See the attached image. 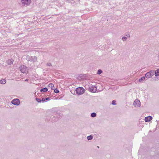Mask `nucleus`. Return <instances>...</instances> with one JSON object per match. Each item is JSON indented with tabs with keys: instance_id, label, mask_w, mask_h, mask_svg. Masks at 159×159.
<instances>
[{
	"instance_id": "f03ea898",
	"label": "nucleus",
	"mask_w": 159,
	"mask_h": 159,
	"mask_svg": "<svg viewBox=\"0 0 159 159\" xmlns=\"http://www.w3.org/2000/svg\"><path fill=\"white\" fill-rule=\"evenodd\" d=\"M154 75V70H151L145 74V77L147 79H149L151 78Z\"/></svg>"
},
{
	"instance_id": "39448f33",
	"label": "nucleus",
	"mask_w": 159,
	"mask_h": 159,
	"mask_svg": "<svg viewBox=\"0 0 159 159\" xmlns=\"http://www.w3.org/2000/svg\"><path fill=\"white\" fill-rule=\"evenodd\" d=\"M20 100L18 99L17 98L12 100L11 102L12 104L17 106L19 105L20 104Z\"/></svg>"
},
{
	"instance_id": "c756f323",
	"label": "nucleus",
	"mask_w": 159,
	"mask_h": 159,
	"mask_svg": "<svg viewBox=\"0 0 159 159\" xmlns=\"http://www.w3.org/2000/svg\"><path fill=\"white\" fill-rule=\"evenodd\" d=\"M158 58L159 59V54H158Z\"/></svg>"
},
{
	"instance_id": "7c9ffc66",
	"label": "nucleus",
	"mask_w": 159,
	"mask_h": 159,
	"mask_svg": "<svg viewBox=\"0 0 159 159\" xmlns=\"http://www.w3.org/2000/svg\"><path fill=\"white\" fill-rule=\"evenodd\" d=\"M97 147L99 148V146H97Z\"/></svg>"
},
{
	"instance_id": "aec40b11",
	"label": "nucleus",
	"mask_w": 159,
	"mask_h": 159,
	"mask_svg": "<svg viewBox=\"0 0 159 159\" xmlns=\"http://www.w3.org/2000/svg\"><path fill=\"white\" fill-rule=\"evenodd\" d=\"M102 72V70L101 69H99L97 72V74L98 75L101 74Z\"/></svg>"
},
{
	"instance_id": "c85d7f7f",
	"label": "nucleus",
	"mask_w": 159,
	"mask_h": 159,
	"mask_svg": "<svg viewBox=\"0 0 159 159\" xmlns=\"http://www.w3.org/2000/svg\"><path fill=\"white\" fill-rule=\"evenodd\" d=\"M28 79H26V80H25V81H28Z\"/></svg>"
},
{
	"instance_id": "4468645a",
	"label": "nucleus",
	"mask_w": 159,
	"mask_h": 159,
	"mask_svg": "<svg viewBox=\"0 0 159 159\" xmlns=\"http://www.w3.org/2000/svg\"><path fill=\"white\" fill-rule=\"evenodd\" d=\"M6 82V80L5 79H3L0 80V84H4Z\"/></svg>"
},
{
	"instance_id": "423d86ee",
	"label": "nucleus",
	"mask_w": 159,
	"mask_h": 159,
	"mask_svg": "<svg viewBox=\"0 0 159 159\" xmlns=\"http://www.w3.org/2000/svg\"><path fill=\"white\" fill-rule=\"evenodd\" d=\"M89 91L91 92L95 93L96 92L97 89L95 86H92L89 88Z\"/></svg>"
},
{
	"instance_id": "1a4fd4ad",
	"label": "nucleus",
	"mask_w": 159,
	"mask_h": 159,
	"mask_svg": "<svg viewBox=\"0 0 159 159\" xmlns=\"http://www.w3.org/2000/svg\"><path fill=\"white\" fill-rule=\"evenodd\" d=\"M152 119V117L151 116L146 117L145 118V122H148L150 121Z\"/></svg>"
},
{
	"instance_id": "cd10ccee",
	"label": "nucleus",
	"mask_w": 159,
	"mask_h": 159,
	"mask_svg": "<svg viewBox=\"0 0 159 159\" xmlns=\"http://www.w3.org/2000/svg\"><path fill=\"white\" fill-rule=\"evenodd\" d=\"M126 36H127L128 37H130V35L129 34H128L126 35Z\"/></svg>"
},
{
	"instance_id": "6e6552de",
	"label": "nucleus",
	"mask_w": 159,
	"mask_h": 159,
	"mask_svg": "<svg viewBox=\"0 0 159 159\" xmlns=\"http://www.w3.org/2000/svg\"><path fill=\"white\" fill-rule=\"evenodd\" d=\"M133 105L134 106H137L140 107V102L139 100H135L133 103Z\"/></svg>"
},
{
	"instance_id": "2eb2a0df",
	"label": "nucleus",
	"mask_w": 159,
	"mask_h": 159,
	"mask_svg": "<svg viewBox=\"0 0 159 159\" xmlns=\"http://www.w3.org/2000/svg\"><path fill=\"white\" fill-rule=\"evenodd\" d=\"M93 138L92 135H91L89 136H88L87 137V139L88 140H92Z\"/></svg>"
},
{
	"instance_id": "dca6fc26",
	"label": "nucleus",
	"mask_w": 159,
	"mask_h": 159,
	"mask_svg": "<svg viewBox=\"0 0 159 159\" xmlns=\"http://www.w3.org/2000/svg\"><path fill=\"white\" fill-rule=\"evenodd\" d=\"M49 87L51 88L52 90H54V89H53V88L54 87V85L53 84L50 83L48 85Z\"/></svg>"
},
{
	"instance_id": "4be33fe9",
	"label": "nucleus",
	"mask_w": 159,
	"mask_h": 159,
	"mask_svg": "<svg viewBox=\"0 0 159 159\" xmlns=\"http://www.w3.org/2000/svg\"><path fill=\"white\" fill-rule=\"evenodd\" d=\"M54 92L56 93H58L59 92V90L57 89H54Z\"/></svg>"
},
{
	"instance_id": "393cba45",
	"label": "nucleus",
	"mask_w": 159,
	"mask_h": 159,
	"mask_svg": "<svg viewBox=\"0 0 159 159\" xmlns=\"http://www.w3.org/2000/svg\"><path fill=\"white\" fill-rule=\"evenodd\" d=\"M45 99V98H43L42 99V100H41V101H42V102H46V101H45L46 100Z\"/></svg>"
},
{
	"instance_id": "20e7f679",
	"label": "nucleus",
	"mask_w": 159,
	"mask_h": 159,
	"mask_svg": "<svg viewBox=\"0 0 159 159\" xmlns=\"http://www.w3.org/2000/svg\"><path fill=\"white\" fill-rule=\"evenodd\" d=\"M60 116H61L58 113L55 114L53 117L52 118V121L53 122L57 121Z\"/></svg>"
},
{
	"instance_id": "5701e85b",
	"label": "nucleus",
	"mask_w": 159,
	"mask_h": 159,
	"mask_svg": "<svg viewBox=\"0 0 159 159\" xmlns=\"http://www.w3.org/2000/svg\"><path fill=\"white\" fill-rule=\"evenodd\" d=\"M35 99L38 102H41V100L40 98H36Z\"/></svg>"
},
{
	"instance_id": "b1692460",
	"label": "nucleus",
	"mask_w": 159,
	"mask_h": 159,
	"mask_svg": "<svg viewBox=\"0 0 159 159\" xmlns=\"http://www.w3.org/2000/svg\"><path fill=\"white\" fill-rule=\"evenodd\" d=\"M122 39L123 41H125L127 39V38L126 37L124 36L122 37Z\"/></svg>"
},
{
	"instance_id": "bb28decb",
	"label": "nucleus",
	"mask_w": 159,
	"mask_h": 159,
	"mask_svg": "<svg viewBox=\"0 0 159 159\" xmlns=\"http://www.w3.org/2000/svg\"><path fill=\"white\" fill-rule=\"evenodd\" d=\"M45 99L46 100V101H49V100H50V98H49V97H48V98H46Z\"/></svg>"
},
{
	"instance_id": "ddd939ff",
	"label": "nucleus",
	"mask_w": 159,
	"mask_h": 159,
	"mask_svg": "<svg viewBox=\"0 0 159 159\" xmlns=\"http://www.w3.org/2000/svg\"><path fill=\"white\" fill-rule=\"evenodd\" d=\"M7 63L9 65H11L13 64V62L11 60L9 59L7 61Z\"/></svg>"
},
{
	"instance_id": "412c9836",
	"label": "nucleus",
	"mask_w": 159,
	"mask_h": 159,
	"mask_svg": "<svg viewBox=\"0 0 159 159\" xmlns=\"http://www.w3.org/2000/svg\"><path fill=\"white\" fill-rule=\"evenodd\" d=\"M116 101L115 100H113L111 104L113 105H116Z\"/></svg>"
},
{
	"instance_id": "6ab92c4d",
	"label": "nucleus",
	"mask_w": 159,
	"mask_h": 159,
	"mask_svg": "<svg viewBox=\"0 0 159 159\" xmlns=\"http://www.w3.org/2000/svg\"><path fill=\"white\" fill-rule=\"evenodd\" d=\"M30 56H26V59L28 61H30Z\"/></svg>"
},
{
	"instance_id": "a211bd4d",
	"label": "nucleus",
	"mask_w": 159,
	"mask_h": 159,
	"mask_svg": "<svg viewBox=\"0 0 159 159\" xmlns=\"http://www.w3.org/2000/svg\"><path fill=\"white\" fill-rule=\"evenodd\" d=\"M91 116L92 117H94L96 116V114L95 112H93L91 114Z\"/></svg>"
},
{
	"instance_id": "f3484780",
	"label": "nucleus",
	"mask_w": 159,
	"mask_h": 159,
	"mask_svg": "<svg viewBox=\"0 0 159 159\" xmlns=\"http://www.w3.org/2000/svg\"><path fill=\"white\" fill-rule=\"evenodd\" d=\"M145 77L144 76L142 77L141 79H139V82H142L143 81L145 80Z\"/></svg>"
},
{
	"instance_id": "a878e982",
	"label": "nucleus",
	"mask_w": 159,
	"mask_h": 159,
	"mask_svg": "<svg viewBox=\"0 0 159 159\" xmlns=\"http://www.w3.org/2000/svg\"><path fill=\"white\" fill-rule=\"evenodd\" d=\"M47 65L48 66H52L51 63H47Z\"/></svg>"
},
{
	"instance_id": "2f4dec72",
	"label": "nucleus",
	"mask_w": 159,
	"mask_h": 159,
	"mask_svg": "<svg viewBox=\"0 0 159 159\" xmlns=\"http://www.w3.org/2000/svg\"><path fill=\"white\" fill-rule=\"evenodd\" d=\"M75 93V91H73V93H74V94Z\"/></svg>"
},
{
	"instance_id": "f8f14e48",
	"label": "nucleus",
	"mask_w": 159,
	"mask_h": 159,
	"mask_svg": "<svg viewBox=\"0 0 159 159\" xmlns=\"http://www.w3.org/2000/svg\"><path fill=\"white\" fill-rule=\"evenodd\" d=\"M48 90V89L47 88L45 87L44 88L41 89H40V91L41 92H45L47 91Z\"/></svg>"
},
{
	"instance_id": "473e14b6",
	"label": "nucleus",
	"mask_w": 159,
	"mask_h": 159,
	"mask_svg": "<svg viewBox=\"0 0 159 159\" xmlns=\"http://www.w3.org/2000/svg\"><path fill=\"white\" fill-rule=\"evenodd\" d=\"M71 93H72V94H74V93H73V92H71Z\"/></svg>"
},
{
	"instance_id": "0eeeda50",
	"label": "nucleus",
	"mask_w": 159,
	"mask_h": 159,
	"mask_svg": "<svg viewBox=\"0 0 159 159\" xmlns=\"http://www.w3.org/2000/svg\"><path fill=\"white\" fill-rule=\"evenodd\" d=\"M21 1L24 6H27L31 2V0H21Z\"/></svg>"
},
{
	"instance_id": "f257e3e1",
	"label": "nucleus",
	"mask_w": 159,
	"mask_h": 159,
	"mask_svg": "<svg viewBox=\"0 0 159 159\" xmlns=\"http://www.w3.org/2000/svg\"><path fill=\"white\" fill-rule=\"evenodd\" d=\"M85 90L82 87H79L75 89L76 93L78 95H81L85 92Z\"/></svg>"
},
{
	"instance_id": "9b49d317",
	"label": "nucleus",
	"mask_w": 159,
	"mask_h": 159,
	"mask_svg": "<svg viewBox=\"0 0 159 159\" xmlns=\"http://www.w3.org/2000/svg\"><path fill=\"white\" fill-rule=\"evenodd\" d=\"M155 75L156 76H158L159 75V69L155 71L154 70V75Z\"/></svg>"
},
{
	"instance_id": "7ed1b4c3",
	"label": "nucleus",
	"mask_w": 159,
	"mask_h": 159,
	"mask_svg": "<svg viewBox=\"0 0 159 159\" xmlns=\"http://www.w3.org/2000/svg\"><path fill=\"white\" fill-rule=\"evenodd\" d=\"M19 68L22 73H25L27 71V67L24 65H21Z\"/></svg>"
},
{
	"instance_id": "9d476101",
	"label": "nucleus",
	"mask_w": 159,
	"mask_h": 159,
	"mask_svg": "<svg viewBox=\"0 0 159 159\" xmlns=\"http://www.w3.org/2000/svg\"><path fill=\"white\" fill-rule=\"evenodd\" d=\"M30 57H31V59H30V61H31L32 62H35L37 61V57H36L30 56Z\"/></svg>"
}]
</instances>
